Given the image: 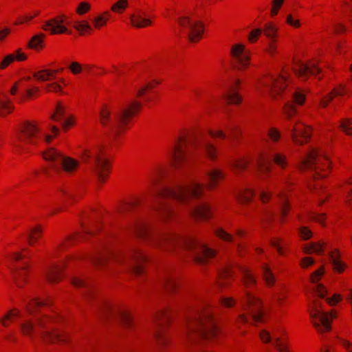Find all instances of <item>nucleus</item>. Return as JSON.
<instances>
[{
	"label": "nucleus",
	"mask_w": 352,
	"mask_h": 352,
	"mask_svg": "<svg viewBox=\"0 0 352 352\" xmlns=\"http://www.w3.org/2000/svg\"><path fill=\"white\" fill-rule=\"evenodd\" d=\"M291 82V74L289 68L283 67L279 73L274 74L267 73L258 80V86L267 90L269 97L272 100H278L283 97Z\"/></svg>",
	"instance_id": "obj_1"
},
{
	"label": "nucleus",
	"mask_w": 352,
	"mask_h": 352,
	"mask_svg": "<svg viewBox=\"0 0 352 352\" xmlns=\"http://www.w3.org/2000/svg\"><path fill=\"white\" fill-rule=\"evenodd\" d=\"M204 195L205 186L197 181L191 182L186 185L177 186L174 189H166L163 192V196L170 197L182 204L201 199Z\"/></svg>",
	"instance_id": "obj_2"
},
{
	"label": "nucleus",
	"mask_w": 352,
	"mask_h": 352,
	"mask_svg": "<svg viewBox=\"0 0 352 352\" xmlns=\"http://www.w3.org/2000/svg\"><path fill=\"white\" fill-rule=\"evenodd\" d=\"M309 320L317 332L324 333L331 330V322L336 318L335 310L324 311L322 302L314 300L309 307Z\"/></svg>",
	"instance_id": "obj_3"
},
{
	"label": "nucleus",
	"mask_w": 352,
	"mask_h": 352,
	"mask_svg": "<svg viewBox=\"0 0 352 352\" xmlns=\"http://www.w3.org/2000/svg\"><path fill=\"white\" fill-rule=\"evenodd\" d=\"M258 336L261 341L265 344L272 342L279 352H292L289 348L287 333L283 327L275 329L272 333L266 329H262Z\"/></svg>",
	"instance_id": "obj_4"
},
{
	"label": "nucleus",
	"mask_w": 352,
	"mask_h": 352,
	"mask_svg": "<svg viewBox=\"0 0 352 352\" xmlns=\"http://www.w3.org/2000/svg\"><path fill=\"white\" fill-rule=\"evenodd\" d=\"M229 55L234 68L239 72L247 70L251 63V53L245 44L235 43L230 45Z\"/></svg>",
	"instance_id": "obj_5"
},
{
	"label": "nucleus",
	"mask_w": 352,
	"mask_h": 352,
	"mask_svg": "<svg viewBox=\"0 0 352 352\" xmlns=\"http://www.w3.org/2000/svg\"><path fill=\"white\" fill-rule=\"evenodd\" d=\"M142 107V102L135 99L130 101L122 109L118 119L120 131H124L131 128L134 118L140 112Z\"/></svg>",
	"instance_id": "obj_6"
},
{
	"label": "nucleus",
	"mask_w": 352,
	"mask_h": 352,
	"mask_svg": "<svg viewBox=\"0 0 352 352\" xmlns=\"http://www.w3.org/2000/svg\"><path fill=\"white\" fill-rule=\"evenodd\" d=\"M19 139L25 144L35 143L41 132V122L36 120L23 121L19 125Z\"/></svg>",
	"instance_id": "obj_7"
},
{
	"label": "nucleus",
	"mask_w": 352,
	"mask_h": 352,
	"mask_svg": "<svg viewBox=\"0 0 352 352\" xmlns=\"http://www.w3.org/2000/svg\"><path fill=\"white\" fill-rule=\"evenodd\" d=\"M292 70L294 74L302 80H307L311 76H317L320 73L316 60L303 61L295 58L292 63Z\"/></svg>",
	"instance_id": "obj_8"
},
{
	"label": "nucleus",
	"mask_w": 352,
	"mask_h": 352,
	"mask_svg": "<svg viewBox=\"0 0 352 352\" xmlns=\"http://www.w3.org/2000/svg\"><path fill=\"white\" fill-rule=\"evenodd\" d=\"M111 166V162L106 153L98 151L95 156L93 171L100 184H104L109 179Z\"/></svg>",
	"instance_id": "obj_9"
},
{
	"label": "nucleus",
	"mask_w": 352,
	"mask_h": 352,
	"mask_svg": "<svg viewBox=\"0 0 352 352\" xmlns=\"http://www.w3.org/2000/svg\"><path fill=\"white\" fill-rule=\"evenodd\" d=\"M188 141V133L186 131L180 132L174 144L171 153L172 165L176 168L181 167L186 160Z\"/></svg>",
	"instance_id": "obj_10"
},
{
	"label": "nucleus",
	"mask_w": 352,
	"mask_h": 352,
	"mask_svg": "<svg viewBox=\"0 0 352 352\" xmlns=\"http://www.w3.org/2000/svg\"><path fill=\"white\" fill-rule=\"evenodd\" d=\"M312 135V128L300 120L293 124L290 131V138L296 146H303L309 142Z\"/></svg>",
	"instance_id": "obj_11"
},
{
	"label": "nucleus",
	"mask_w": 352,
	"mask_h": 352,
	"mask_svg": "<svg viewBox=\"0 0 352 352\" xmlns=\"http://www.w3.org/2000/svg\"><path fill=\"white\" fill-rule=\"evenodd\" d=\"M244 310L249 311L254 321L262 322L264 318L263 302L256 294L247 292L245 296Z\"/></svg>",
	"instance_id": "obj_12"
},
{
	"label": "nucleus",
	"mask_w": 352,
	"mask_h": 352,
	"mask_svg": "<svg viewBox=\"0 0 352 352\" xmlns=\"http://www.w3.org/2000/svg\"><path fill=\"white\" fill-rule=\"evenodd\" d=\"M74 258V256H68L64 260L52 265L45 271V278L48 282L58 284L64 279V270L67 263Z\"/></svg>",
	"instance_id": "obj_13"
},
{
	"label": "nucleus",
	"mask_w": 352,
	"mask_h": 352,
	"mask_svg": "<svg viewBox=\"0 0 352 352\" xmlns=\"http://www.w3.org/2000/svg\"><path fill=\"white\" fill-rule=\"evenodd\" d=\"M199 326L197 331L204 339L213 340L219 333V329L214 322L211 315L204 316L203 314L199 319Z\"/></svg>",
	"instance_id": "obj_14"
},
{
	"label": "nucleus",
	"mask_w": 352,
	"mask_h": 352,
	"mask_svg": "<svg viewBox=\"0 0 352 352\" xmlns=\"http://www.w3.org/2000/svg\"><path fill=\"white\" fill-rule=\"evenodd\" d=\"M322 151L320 147H310L302 157L298 169L301 172H305L315 167L318 160L322 155Z\"/></svg>",
	"instance_id": "obj_15"
},
{
	"label": "nucleus",
	"mask_w": 352,
	"mask_h": 352,
	"mask_svg": "<svg viewBox=\"0 0 352 352\" xmlns=\"http://www.w3.org/2000/svg\"><path fill=\"white\" fill-rule=\"evenodd\" d=\"M333 169V162L329 155L323 150L315 166L314 178L316 180L327 178Z\"/></svg>",
	"instance_id": "obj_16"
},
{
	"label": "nucleus",
	"mask_w": 352,
	"mask_h": 352,
	"mask_svg": "<svg viewBox=\"0 0 352 352\" xmlns=\"http://www.w3.org/2000/svg\"><path fill=\"white\" fill-rule=\"evenodd\" d=\"M65 15H59L47 21L43 28L51 34H69V30L65 25Z\"/></svg>",
	"instance_id": "obj_17"
},
{
	"label": "nucleus",
	"mask_w": 352,
	"mask_h": 352,
	"mask_svg": "<svg viewBox=\"0 0 352 352\" xmlns=\"http://www.w3.org/2000/svg\"><path fill=\"white\" fill-rule=\"evenodd\" d=\"M70 333L61 329H53L52 331H45L42 337L45 342L50 343H66L70 340Z\"/></svg>",
	"instance_id": "obj_18"
},
{
	"label": "nucleus",
	"mask_w": 352,
	"mask_h": 352,
	"mask_svg": "<svg viewBox=\"0 0 352 352\" xmlns=\"http://www.w3.org/2000/svg\"><path fill=\"white\" fill-rule=\"evenodd\" d=\"M206 176L208 178L207 188L209 190L217 188L226 179V173L221 168L215 167L210 169Z\"/></svg>",
	"instance_id": "obj_19"
},
{
	"label": "nucleus",
	"mask_w": 352,
	"mask_h": 352,
	"mask_svg": "<svg viewBox=\"0 0 352 352\" xmlns=\"http://www.w3.org/2000/svg\"><path fill=\"white\" fill-rule=\"evenodd\" d=\"M191 215L199 220L208 221L213 216L211 204L209 202L197 204L192 209Z\"/></svg>",
	"instance_id": "obj_20"
},
{
	"label": "nucleus",
	"mask_w": 352,
	"mask_h": 352,
	"mask_svg": "<svg viewBox=\"0 0 352 352\" xmlns=\"http://www.w3.org/2000/svg\"><path fill=\"white\" fill-rule=\"evenodd\" d=\"M28 60V55L21 48H18L12 53L4 56L0 61V70L8 68L14 62H23Z\"/></svg>",
	"instance_id": "obj_21"
},
{
	"label": "nucleus",
	"mask_w": 352,
	"mask_h": 352,
	"mask_svg": "<svg viewBox=\"0 0 352 352\" xmlns=\"http://www.w3.org/2000/svg\"><path fill=\"white\" fill-rule=\"evenodd\" d=\"M29 274L30 267L28 265H23L12 270V278L16 287L23 288L27 285Z\"/></svg>",
	"instance_id": "obj_22"
},
{
	"label": "nucleus",
	"mask_w": 352,
	"mask_h": 352,
	"mask_svg": "<svg viewBox=\"0 0 352 352\" xmlns=\"http://www.w3.org/2000/svg\"><path fill=\"white\" fill-rule=\"evenodd\" d=\"M44 233V226L40 223H36L31 227L27 231V243L30 247H34L39 243Z\"/></svg>",
	"instance_id": "obj_23"
},
{
	"label": "nucleus",
	"mask_w": 352,
	"mask_h": 352,
	"mask_svg": "<svg viewBox=\"0 0 352 352\" xmlns=\"http://www.w3.org/2000/svg\"><path fill=\"white\" fill-rule=\"evenodd\" d=\"M60 169L67 175L75 174L79 167L80 161L70 156L63 155L59 164Z\"/></svg>",
	"instance_id": "obj_24"
},
{
	"label": "nucleus",
	"mask_w": 352,
	"mask_h": 352,
	"mask_svg": "<svg viewBox=\"0 0 352 352\" xmlns=\"http://www.w3.org/2000/svg\"><path fill=\"white\" fill-rule=\"evenodd\" d=\"M217 251L210 248L206 244H203L200 247L199 252L195 256V261L200 264H206L210 260L216 257Z\"/></svg>",
	"instance_id": "obj_25"
},
{
	"label": "nucleus",
	"mask_w": 352,
	"mask_h": 352,
	"mask_svg": "<svg viewBox=\"0 0 352 352\" xmlns=\"http://www.w3.org/2000/svg\"><path fill=\"white\" fill-rule=\"evenodd\" d=\"M261 29L264 36L267 40L279 39L280 28L276 22L267 21L263 24Z\"/></svg>",
	"instance_id": "obj_26"
},
{
	"label": "nucleus",
	"mask_w": 352,
	"mask_h": 352,
	"mask_svg": "<svg viewBox=\"0 0 352 352\" xmlns=\"http://www.w3.org/2000/svg\"><path fill=\"white\" fill-rule=\"evenodd\" d=\"M234 276V272L231 267L227 266L223 267L219 273L216 285L219 289H223L227 288L230 285V280Z\"/></svg>",
	"instance_id": "obj_27"
},
{
	"label": "nucleus",
	"mask_w": 352,
	"mask_h": 352,
	"mask_svg": "<svg viewBox=\"0 0 352 352\" xmlns=\"http://www.w3.org/2000/svg\"><path fill=\"white\" fill-rule=\"evenodd\" d=\"M204 27L201 21H195L193 25L189 29L188 39L191 43L199 42L204 34Z\"/></svg>",
	"instance_id": "obj_28"
},
{
	"label": "nucleus",
	"mask_w": 352,
	"mask_h": 352,
	"mask_svg": "<svg viewBox=\"0 0 352 352\" xmlns=\"http://www.w3.org/2000/svg\"><path fill=\"white\" fill-rule=\"evenodd\" d=\"M67 85V80L61 77L56 81H52L45 85L44 90L47 93H53L59 95H65L64 88Z\"/></svg>",
	"instance_id": "obj_29"
},
{
	"label": "nucleus",
	"mask_w": 352,
	"mask_h": 352,
	"mask_svg": "<svg viewBox=\"0 0 352 352\" xmlns=\"http://www.w3.org/2000/svg\"><path fill=\"white\" fill-rule=\"evenodd\" d=\"M133 271L137 274H141L144 271L143 265L148 261L147 255L142 251H137L134 253L133 258Z\"/></svg>",
	"instance_id": "obj_30"
},
{
	"label": "nucleus",
	"mask_w": 352,
	"mask_h": 352,
	"mask_svg": "<svg viewBox=\"0 0 352 352\" xmlns=\"http://www.w3.org/2000/svg\"><path fill=\"white\" fill-rule=\"evenodd\" d=\"M130 24L133 28L142 29L150 27L153 21L150 18L145 17L140 14H132L130 16Z\"/></svg>",
	"instance_id": "obj_31"
},
{
	"label": "nucleus",
	"mask_w": 352,
	"mask_h": 352,
	"mask_svg": "<svg viewBox=\"0 0 352 352\" xmlns=\"http://www.w3.org/2000/svg\"><path fill=\"white\" fill-rule=\"evenodd\" d=\"M255 197V190L250 187H245L239 190L236 195V200L243 205L252 203Z\"/></svg>",
	"instance_id": "obj_32"
},
{
	"label": "nucleus",
	"mask_w": 352,
	"mask_h": 352,
	"mask_svg": "<svg viewBox=\"0 0 352 352\" xmlns=\"http://www.w3.org/2000/svg\"><path fill=\"white\" fill-rule=\"evenodd\" d=\"M113 108L109 104H104L99 111V122L102 126H107L112 121Z\"/></svg>",
	"instance_id": "obj_33"
},
{
	"label": "nucleus",
	"mask_w": 352,
	"mask_h": 352,
	"mask_svg": "<svg viewBox=\"0 0 352 352\" xmlns=\"http://www.w3.org/2000/svg\"><path fill=\"white\" fill-rule=\"evenodd\" d=\"M61 320L60 315L58 313H50L48 314H43L37 319V326L41 328L49 327L51 324L58 323Z\"/></svg>",
	"instance_id": "obj_34"
},
{
	"label": "nucleus",
	"mask_w": 352,
	"mask_h": 352,
	"mask_svg": "<svg viewBox=\"0 0 352 352\" xmlns=\"http://www.w3.org/2000/svg\"><path fill=\"white\" fill-rule=\"evenodd\" d=\"M326 245L327 243L324 241L311 242L304 245L302 252L307 254H321L324 252Z\"/></svg>",
	"instance_id": "obj_35"
},
{
	"label": "nucleus",
	"mask_w": 352,
	"mask_h": 352,
	"mask_svg": "<svg viewBox=\"0 0 352 352\" xmlns=\"http://www.w3.org/2000/svg\"><path fill=\"white\" fill-rule=\"evenodd\" d=\"M58 70L43 69L34 72L32 77L38 82L51 81L55 79Z\"/></svg>",
	"instance_id": "obj_36"
},
{
	"label": "nucleus",
	"mask_w": 352,
	"mask_h": 352,
	"mask_svg": "<svg viewBox=\"0 0 352 352\" xmlns=\"http://www.w3.org/2000/svg\"><path fill=\"white\" fill-rule=\"evenodd\" d=\"M160 84L157 80H151L136 88L135 96L136 98H142L146 96L152 89H155Z\"/></svg>",
	"instance_id": "obj_37"
},
{
	"label": "nucleus",
	"mask_w": 352,
	"mask_h": 352,
	"mask_svg": "<svg viewBox=\"0 0 352 352\" xmlns=\"http://www.w3.org/2000/svg\"><path fill=\"white\" fill-rule=\"evenodd\" d=\"M111 16V14L109 11H104L97 14L92 20L93 27L96 30H101L107 25Z\"/></svg>",
	"instance_id": "obj_38"
},
{
	"label": "nucleus",
	"mask_w": 352,
	"mask_h": 352,
	"mask_svg": "<svg viewBox=\"0 0 352 352\" xmlns=\"http://www.w3.org/2000/svg\"><path fill=\"white\" fill-rule=\"evenodd\" d=\"M242 283L247 288H252L256 285V278L252 270L248 267H245L242 270Z\"/></svg>",
	"instance_id": "obj_39"
},
{
	"label": "nucleus",
	"mask_w": 352,
	"mask_h": 352,
	"mask_svg": "<svg viewBox=\"0 0 352 352\" xmlns=\"http://www.w3.org/2000/svg\"><path fill=\"white\" fill-rule=\"evenodd\" d=\"M15 109L13 102L9 98L0 100V118H4L12 114Z\"/></svg>",
	"instance_id": "obj_40"
},
{
	"label": "nucleus",
	"mask_w": 352,
	"mask_h": 352,
	"mask_svg": "<svg viewBox=\"0 0 352 352\" xmlns=\"http://www.w3.org/2000/svg\"><path fill=\"white\" fill-rule=\"evenodd\" d=\"M307 100V94L304 89L297 88L291 95L289 102H293L297 107H302Z\"/></svg>",
	"instance_id": "obj_41"
},
{
	"label": "nucleus",
	"mask_w": 352,
	"mask_h": 352,
	"mask_svg": "<svg viewBox=\"0 0 352 352\" xmlns=\"http://www.w3.org/2000/svg\"><path fill=\"white\" fill-rule=\"evenodd\" d=\"M63 153L56 148H50L43 153V157L45 161L60 164Z\"/></svg>",
	"instance_id": "obj_42"
},
{
	"label": "nucleus",
	"mask_w": 352,
	"mask_h": 352,
	"mask_svg": "<svg viewBox=\"0 0 352 352\" xmlns=\"http://www.w3.org/2000/svg\"><path fill=\"white\" fill-rule=\"evenodd\" d=\"M63 153L56 148H50L43 153V157L45 161L60 164Z\"/></svg>",
	"instance_id": "obj_43"
},
{
	"label": "nucleus",
	"mask_w": 352,
	"mask_h": 352,
	"mask_svg": "<svg viewBox=\"0 0 352 352\" xmlns=\"http://www.w3.org/2000/svg\"><path fill=\"white\" fill-rule=\"evenodd\" d=\"M228 104L231 105H239L243 102V97L238 91L228 90L223 96Z\"/></svg>",
	"instance_id": "obj_44"
},
{
	"label": "nucleus",
	"mask_w": 352,
	"mask_h": 352,
	"mask_svg": "<svg viewBox=\"0 0 352 352\" xmlns=\"http://www.w3.org/2000/svg\"><path fill=\"white\" fill-rule=\"evenodd\" d=\"M251 163V158L248 156L240 157L233 161L232 166L238 172L246 170Z\"/></svg>",
	"instance_id": "obj_45"
},
{
	"label": "nucleus",
	"mask_w": 352,
	"mask_h": 352,
	"mask_svg": "<svg viewBox=\"0 0 352 352\" xmlns=\"http://www.w3.org/2000/svg\"><path fill=\"white\" fill-rule=\"evenodd\" d=\"M21 310L16 308H13L0 319V322L3 327H8L12 321L21 317Z\"/></svg>",
	"instance_id": "obj_46"
},
{
	"label": "nucleus",
	"mask_w": 352,
	"mask_h": 352,
	"mask_svg": "<svg viewBox=\"0 0 352 352\" xmlns=\"http://www.w3.org/2000/svg\"><path fill=\"white\" fill-rule=\"evenodd\" d=\"M60 130L58 126L54 124H50L44 134V141L47 144L53 142L60 135Z\"/></svg>",
	"instance_id": "obj_47"
},
{
	"label": "nucleus",
	"mask_w": 352,
	"mask_h": 352,
	"mask_svg": "<svg viewBox=\"0 0 352 352\" xmlns=\"http://www.w3.org/2000/svg\"><path fill=\"white\" fill-rule=\"evenodd\" d=\"M263 270V278L265 284L268 287H273L276 283V278L272 272V269L267 264H263L262 265Z\"/></svg>",
	"instance_id": "obj_48"
},
{
	"label": "nucleus",
	"mask_w": 352,
	"mask_h": 352,
	"mask_svg": "<svg viewBox=\"0 0 352 352\" xmlns=\"http://www.w3.org/2000/svg\"><path fill=\"white\" fill-rule=\"evenodd\" d=\"M28 48L36 51H41L44 47V35L37 34L32 37L28 44Z\"/></svg>",
	"instance_id": "obj_49"
},
{
	"label": "nucleus",
	"mask_w": 352,
	"mask_h": 352,
	"mask_svg": "<svg viewBox=\"0 0 352 352\" xmlns=\"http://www.w3.org/2000/svg\"><path fill=\"white\" fill-rule=\"evenodd\" d=\"M282 113L287 120H291L297 115L298 107L288 100L284 104Z\"/></svg>",
	"instance_id": "obj_50"
},
{
	"label": "nucleus",
	"mask_w": 352,
	"mask_h": 352,
	"mask_svg": "<svg viewBox=\"0 0 352 352\" xmlns=\"http://www.w3.org/2000/svg\"><path fill=\"white\" fill-rule=\"evenodd\" d=\"M204 152L206 157L212 161L216 162L219 158V151L217 147L212 143L208 142L204 146Z\"/></svg>",
	"instance_id": "obj_51"
},
{
	"label": "nucleus",
	"mask_w": 352,
	"mask_h": 352,
	"mask_svg": "<svg viewBox=\"0 0 352 352\" xmlns=\"http://www.w3.org/2000/svg\"><path fill=\"white\" fill-rule=\"evenodd\" d=\"M195 21L198 20L194 19L188 14H184L177 18V23L178 25L182 29L189 30L192 25Z\"/></svg>",
	"instance_id": "obj_52"
},
{
	"label": "nucleus",
	"mask_w": 352,
	"mask_h": 352,
	"mask_svg": "<svg viewBox=\"0 0 352 352\" xmlns=\"http://www.w3.org/2000/svg\"><path fill=\"white\" fill-rule=\"evenodd\" d=\"M36 327L30 320H23L20 326L21 333L25 336L32 337L35 332Z\"/></svg>",
	"instance_id": "obj_53"
},
{
	"label": "nucleus",
	"mask_w": 352,
	"mask_h": 352,
	"mask_svg": "<svg viewBox=\"0 0 352 352\" xmlns=\"http://www.w3.org/2000/svg\"><path fill=\"white\" fill-rule=\"evenodd\" d=\"M65 109L64 104L58 102L56 105L54 112L50 116V119L54 122L60 121L65 116Z\"/></svg>",
	"instance_id": "obj_54"
},
{
	"label": "nucleus",
	"mask_w": 352,
	"mask_h": 352,
	"mask_svg": "<svg viewBox=\"0 0 352 352\" xmlns=\"http://www.w3.org/2000/svg\"><path fill=\"white\" fill-rule=\"evenodd\" d=\"M47 302L41 298H32L26 305L25 309L29 314H32L36 308L47 305Z\"/></svg>",
	"instance_id": "obj_55"
},
{
	"label": "nucleus",
	"mask_w": 352,
	"mask_h": 352,
	"mask_svg": "<svg viewBox=\"0 0 352 352\" xmlns=\"http://www.w3.org/2000/svg\"><path fill=\"white\" fill-rule=\"evenodd\" d=\"M214 234L218 239L225 242L232 243L234 241V236L221 227L217 228L214 230Z\"/></svg>",
	"instance_id": "obj_56"
},
{
	"label": "nucleus",
	"mask_w": 352,
	"mask_h": 352,
	"mask_svg": "<svg viewBox=\"0 0 352 352\" xmlns=\"http://www.w3.org/2000/svg\"><path fill=\"white\" fill-rule=\"evenodd\" d=\"M263 34L261 28L252 29L247 35V41L249 44H256L261 38Z\"/></svg>",
	"instance_id": "obj_57"
},
{
	"label": "nucleus",
	"mask_w": 352,
	"mask_h": 352,
	"mask_svg": "<svg viewBox=\"0 0 352 352\" xmlns=\"http://www.w3.org/2000/svg\"><path fill=\"white\" fill-rule=\"evenodd\" d=\"M285 0H271L270 16L275 18L282 9Z\"/></svg>",
	"instance_id": "obj_58"
},
{
	"label": "nucleus",
	"mask_w": 352,
	"mask_h": 352,
	"mask_svg": "<svg viewBox=\"0 0 352 352\" xmlns=\"http://www.w3.org/2000/svg\"><path fill=\"white\" fill-rule=\"evenodd\" d=\"M74 27L81 35L89 34L92 31V28L89 23L84 20L75 23Z\"/></svg>",
	"instance_id": "obj_59"
},
{
	"label": "nucleus",
	"mask_w": 352,
	"mask_h": 352,
	"mask_svg": "<svg viewBox=\"0 0 352 352\" xmlns=\"http://www.w3.org/2000/svg\"><path fill=\"white\" fill-rule=\"evenodd\" d=\"M40 93V88L36 86L28 88L24 93V95L21 99V102H25L33 98L34 97L38 96Z\"/></svg>",
	"instance_id": "obj_60"
},
{
	"label": "nucleus",
	"mask_w": 352,
	"mask_h": 352,
	"mask_svg": "<svg viewBox=\"0 0 352 352\" xmlns=\"http://www.w3.org/2000/svg\"><path fill=\"white\" fill-rule=\"evenodd\" d=\"M267 136L273 143H278L282 138L281 131L276 127H270L267 131Z\"/></svg>",
	"instance_id": "obj_61"
},
{
	"label": "nucleus",
	"mask_w": 352,
	"mask_h": 352,
	"mask_svg": "<svg viewBox=\"0 0 352 352\" xmlns=\"http://www.w3.org/2000/svg\"><path fill=\"white\" fill-rule=\"evenodd\" d=\"M128 7V0H118L111 6V11L116 14H122Z\"/></svg>",
	"instance_id": "obj_62"
},
{
	"label": "nucleus",
	"mask_w": 352,
	"mask_h": 352,
	"mask_svg": "<svg viewBox=\"0 0 352 352\" xmlns=\"http://www.w3.org/2000/svg\"><path fill=\"white\" fill-rule=\"evenodd\" d=\"M325 274V267L322 265L314 271L309 276V281L312 284L319 283Z\"/></svg>",
	"instance_id": "obj_63"
},
{
	"label": "nucleus",
	"mask_w": 352,
	"mask_h": 352,
	"mask_svg": "<svg viewBox=\"0 0 352 352\" xmlns=\"http://www.w3.org/2000/svg\"><path fill=\"white\" fill-rule=\"evenodd\" d=\"M273 161L281 169H285L288 166L287 156L283 153H275L273 157Z\"/></svg>",
	"instance_id": "obj_64"
}]
</instances>
